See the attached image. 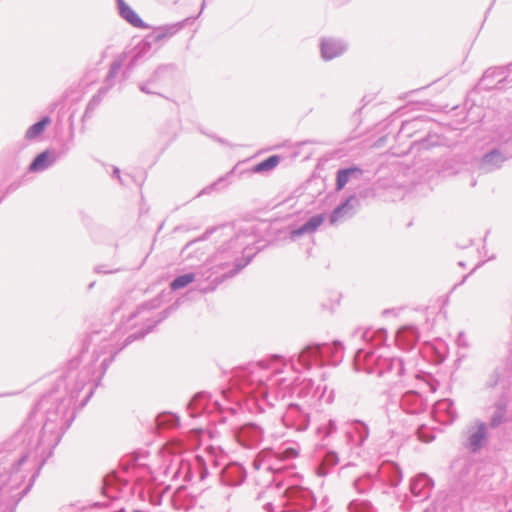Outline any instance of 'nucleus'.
<instances>
[{
  "label": "nucleus",
  "instance_id": "obj_15",
  "mask_svg": "<svg viewBox=\"0 0 512 512\" xmlns=\"http://www.w3.org/2000/svg\"><path fill=\"white\" fill-rule=\"evenodd\" d=\"M220 482L230 487L240 486L247 478L246 468L239 462H229L216 472Z\"/></svg>",
  "mask_w": 512,
  "mask_h": 512
},
{
  "label": "nucleus",
  "instance_id": "obj_51",
  "mask_svg": "<svg viewBox=\"0 0 512 512\" xmlns=\"http://www.w3.org/2000/svg\"><path fill=\"white\" fill-rule=\"evenodd\" d=\"M117 271H118V269L106 270L103 265L95 267V272L99 273V274H110V273H115Z\"/></svg>",
  "mask_w": 512,
  "mask_h": 512
},
{
  "label": "nucleus",
  "instance_id": "obj_18",
  "mask_svg": "<svg viewBox=\"0 0 512 512\" xmlns=\"http://www.w3.org/2000/svg\"><path fill=\"white\" fill-rule=\"evenodd\" d=\"M512 64L508 66H497V67H490L483 73L481 79H480V85L483 86L486 90L494 89L498 86V84H501L505 82L509 75V68Z\"/></svg>",
  "mask_w": 512,
  "mask_h": 512
},
{
  "label": "nucleus",
  "instance_id": "obj_40",
  "mask_svg": "<svg viewBox=\"0 0 512 512\" xmlns=\"http://www.w3.org/2000/svg\"><path fill=\"white\" fill-rule=\"evenodd\" d=\"M123 65V59L122 57H119L118 59H115L111 64L109 71L107 73L106 79H105V85L103 88L107 89V91L114 85V80L117 77L121 67Z\"/></svg>",
  "mask_w": 512,
  "mask_h": 512
},
{
  "label": "nucleus",
  "instance_id": "obj_30",
  "mask_svg": "<svg viewBox=\"0 0 512 512\" xmlns=\"http://www.w3.org/2000/svg\"><path fill=\"white\" fill-rule=\"evenodd\" d=\"M324 219L325 217L323 214H316L311 216L304 224L290 232L291 238L296 239L302 235L314 233L324 222Z\"/></svg>",
  "mask_w": 512,
  "mask_h": 512
},
{
  "label": "nucleus",
  "instance_id": "obj_9",
  "mask_svg": "<svg viewBox=\"0 0 512 512\" xmlns=\"http://www.w3.org/2000/svg\"><path fill=\"white\" fill-rule=\"evenodd\" d=\"M285 499L281 512H300V510H311L316 502L313 492L302 486H289L283 493Z\"/></svg>",
  "mask_w": 512,
  "mask_h": 512
},
{
  "label": "nucleus",
  "instance_id": "obj_33",
  "mask_svg": "<svg viewBox=\"0 0 512 512\" xmlns=\"http://www.w3.org/2000/svg\"><path fill=\"white\" fill-rule=\"evenodd\" d=\"M158 44L156 40H152V33L148 34L136 47L135 54L133 55L130 61V67H134L137 65V62L140 58L144 57L148 54L153 45Z\"/></svg>",
  "mask_w": 512,
  "mask_h": 512
},
{
  "label": "nucleus",
  "instance_id": "obj_28",
  "mask_svg": "<svg viewBox=\"0 0 512 512\" xmlns=\"http://www.w3.org/2000/svg\"><path fill=\"white\" fill-rule=\"evenodd\" d=\"M57 160L56 153L50 150H44L37 154L29 165V171L40 172L51 167Z\"/></svg>",
  "mask_w": 512,
  "mask_h": 512
},
{
  "label": "nucleus",
  "instance_id": "obj_19",
  "mask_svg": "<svg viewBox=\"0 0 512 512\" xmlns=\"http://www.w3.org/2000/svg\"><path fill=\"white\" fill-rule=\"evenodd\" d=\"M433 486V480L427 474L420 473L411 479L409 489L411 494L421 502L430 497Z\"/></svg>",
  "mask_w": 512,
  "mask_h": 512
},
{
  "label": "nucleus",
  "instance_id": "obj_43",
  "mask_svg": "<svg viewBox=\"0 0 512 512\" xmlns=\"http://www.w3.org/2000/svg\"><path fill=\"white\" fill-rule=\"evenodd\" d=\"M202 242V239H196V240H193V241H190L188 242L184 247L183 249L181 250V255L188 259V258H191L192 257V254L193 253H196L198 254V251L200 250V248L198 247L199 244ZM204 255V252H200L199 255H196V257L198 259L201 258V256Z\"/></svg>",
  "mask_w": 512,
  "mask_h": 512
},
{
  "label": "nucleus",
  "instance_id": "obj_24",
  "mask_svg": "<svg viewBox=\"0 0 512 512\" xmlns=\"http://www.w3.org/2000/svg\"><path fill=\"white\" fill-rule=\"evenodd\" d=\"M127 484L128 480L123 479L115 472L109 473L103 479V494L109 499H116L119 492Z\"/></svg>",
  "mask_w": 512,
  "mask_h": 512
},
{
  "label": "nucleus",
  "instance_id": "obj_4",
  "mask_svg": "<svg viewBox=\"0 0 512 512\" xmlns=\"http://www.w3.org/2000/svg\"><path fill=\"white\" fill-rule=\"evenodd\" d=\"M280 373L278 368L272 369L261 362L249 364L236 372V384L243 395L255 399L259 408L264 410V403L272 405L268 400L269 389L284 381L278 377Z\"/></svg>",
  "mask_w": 512,
  "mask_h": 512
},
{
  "label": "nucleus",
  "instance_id": "obj_17",
  "mask_svg": "<svg viewBox=\"0 0 512 512\" xmlns=\"http://www.w3.org/2000/svg\"><path fill=\"white\" fill-rule=\"evenodd\" d=\"M345 432L347 441L356 447H362L369 437L368 425L359 419H353L346 423Z\"/></svg>",
  "mask_w": 512,
  "mask_h": 512
},
{
  "label": "nucleus",
  "instance_id": "obj_37",
  "mask_svg": "<svg viewBox=\"0 0 512 512\" xmlns=\"http://www.w3.org/2000/svg\"><path fill=\"white\" fill-rule=\"evenodd\" d=\"M50 122H51L50 117H48V116L42 117L39 121H37L36 123L31 125L27 129V131L25 133V138L28 140L36 139L38 136H40L44 132L45 128L47 127V125L50 124Z\"/></svg>",
  "mask_w": 512,
  "mask_h": 512
},
{
  "label": "nucleus",
  "instance_id": "obj_39",
  "mask_svg": "<svg viewBox=\"0 0 512 512\" xmlns=\"http://www.w3.org/2000/svg\"><path fill=\"white\" fill-rule=\"evenodd\" d=\"M196 274L193 272L178 275L170 282V288L172 291H177L187 287L189 284L194 282Z\"/></svg>",
  "mask_w": 512,
  "mask_h": 512
},
{
  "label": "nucleus",
  "instance_id": "obj_5",
  "mask_svg": "<svg viewBox=\"0 0 512 512\" xmlns=\"http://www.w3.org/2000/svg\"><path fill=\"white\" fill-rule=\"evenodd\" d=\"M343 344L334 341L332 344H310L297 355V362L301 368L308 370L313 364L323 366L325 364L337 365L343 357Z\"/></svg>",
  "mask_w": 512,
  "mask_h": 512
},
{
  "label": "nucleus",
  "instance_id": "obj_56",
  "mask_svg": "<svg viewBox=\"0 0 512 512\" xmlns=\"http://www.w3.org/2000/svg\"><path fill=\"white\" fill-rule=\"evenodd\" d=\"M272 507H273V505H272V503H270V502H268V503L264 504V508H265V510H266V511H268V512H270V511L272 510Z\"/></svg>",
  "mask_w": 512,
  "mask_h": 512
},
{
  "label": "nucleus",
  "instance_id": "obj_59",
  "mask_svg": "<svg viewBox=\"0 0 512 512\" xmlns=\"http://www.w3.org/2000/svg\"><path fill=\"white\" fill-rule=\"evenodd\" d=\"M94 284H95L94 282L90 283L89 286H88V289H92Z\"/></svg>",
  "mask_w": 512,
  "mask_h": 512
},
{
  "label": "nucleus",
  "instance_id": "obj_38",
  "mask_svg": "<svg viewBox=\"0 0 512 512\" xmlns=\"http://www.w3.org/2000/svg\"><path fill=\"white\" fill-rule=\"evenodd\" d=\"M279 155H271L253 166L252 172L263 173L274 169L280 163Z\"/></svg>",
  "mask_w": 512,
  "mask_h": 512
},
{
  "label": "nucleus",
  "instance_id": "obj_29",
  "mask_svg": "<svg viewBox=\"0 0 512 512\" xmlns=\"http://www.w3.org/2000/svg\"><path fill=\"white\" fill-rule=\"evenodd\" d=\"M119 15L130 25L136 28H147L148 25L139 15L124 1L117 0Z\"/></svg>",
  "mask_w": 512,
  "mask_h": 512
},
{
  "label": "nucleus",
  "instance_id": "obj_31",
  "mask_svg": "<svg viewBox=\"0 0 512 512\" xmlns=\"http://www.w3.org/2000/svg\"><path fill=\"white\" fill-rule=\"evenodd\" d=\"M184 27V22H177L173 24H167L156 28L152 32V40H156L157 43H161L165 39L173 37Z\"/></svg>",
  "mask_w": 512,
  "mask_h": 512
},
{
  "label": "nucleus",
  "instance_id": "obj_8",
  "mask_svg": "<svg viewBox=\"0 0 512 512\" xmlns=\"http://www.w3.org/2000/svg\"><path fill=\"white\" fill-rule=\"evenodd\" d=\"M298 454V448L295 446L279 448L276 451L263 449L253 459L252 467L255 471H259L261 468L268 471H279L281 470V467L277 466L279 462L294 459Z\"/></svg>",
  "mask_w": 512,
  "mask_h": 512
},
{
  "label": "nucleus",
  "instance_id": "obj_48",
  "mask_svg": "<svg viewBox=\"0 0 512 512\" xmlns=\"http://www.w3.org/2000/svg\"><path fill=\"white\" fill-rule=\"evenodd\" d=\"M336 430H337L336 422L332 419H330L326 424H324L323 426H320L317 429L318 433L323 434V438L330 436Z\"/></svg>",
  "mask_w": 512,
  "mask_h": 512
},
{
  "label": "nucleus",
  "instance_id": "obj_34",
  "mask_svg": "<svg viewBox=\"0 0 512 512\" xmlns=\"http://www.w3.org/2000/svg\"><path fill=\"white\" fill-rule=\"evenodd\" d=\"M175 471L173 476L175 478L181 479L185 482H191L192 477V467L191 460L189 459H178L175 460Z\"/></svg>",
  "mask_w": 512,
  "mask_h": 512
},
{
  "label": "nucleus",
  "instance_id": "obj_2",
  "mask_svg": "<svg viewBox=\"0 0 512 512\" xmlns=\"http://www.w3.org/2000/svg\"><path fill=\"white\" fill-rule=\"evenodd\" d=\"M212 235L216 244V251L211 259V266L201 275L210 280L213 285L211 290L228 278H232L245 268L252 260L255 253H247L249 243L247 235L237 232L234 226L225 224L207 231L206 235Z\"/></svg>",
  "mask_w": 512,
  "mask_h": 512
},
{
  "label": "nucleus",
  "instance_id": "obj_57",
  "mask_svg": "<svg viewBox=\"0 0 512 512\" xmlns=\"http://www.w3.org/2000/svg\"><path fill=\"white\" fill-rule=\"evenodd\" d=\"M125 342H126V339L124 340V342H123V344L121 345V347H120L116 352H114V355H113V356L117 355V353H118L119 351H121L122 349H124V348L126 347V346H124Z\"/></svg>",
  "mask_w": 512,
  "mask_h": 512
},
{
  "label": "nucleus",
  "instance_id": "obj_50",
  "mask_svg": "<svg viewBox=\"0 0 512 512\" xmlns=\"http://www.w3.org/2000/svg\"><path fill=\"white\" fill-rule=\"evenodd\" d=\"M418 438L422 441V442H431L434 440V435H431L430 433H427L425 431L424 428H419L418 429Z\"/></svg>",
  "mask_w": 512,
  "mask_h": 512
},
{
  "label": "nucleus",
  "instance_id": "obj_13",
  "mask_svg": "<svg viewBox=\"0 0 512 512\" xmlns=\"http://www.w3.org/2000/svg\"><path fill=\"white\" fill-rule=\"evenodd\" d=\"M236 441L244 448L255 449L264 438L263 428L252 422L240 425L234 430Z\"/></svg>",
  "mask_w": 512,
  "mask_h": 512
},
{
  "label": "nucleus",
  "instance_id": "obj_14",
  "mask_svg": "<svg viewBox=\"0 0 512 512\" xmlns=\"http://www.w3.org/2000/svg\"><path fill=\"white\" fill-rule=\"evenodd\" d=\"M187 411L190 417L196 418L202 413H222L224 408L217 400L212 401L207 393L199 392L195 394L187 404Z\"/></svg>",
  "mask_w": 512,
  "mask_h": 512
},
{
  "label": "nucleus",
  "instance_id": "obj_3",
  "mask_svg": "<svg viewBox=\"0 0 512 512\" xmlns=\"http://www.w3.org/2000/svg\"><path fill=\"white\" fill-rule=\"evenodd\" d=\"M354 336L360 335L365 341V347L357 349L354 356V367L357 371L374 374L381 378L389 387L405 386L409 375L404 361L399 357L386 355L382 346L386 338V330L371 331L356 329Z\"/></svg>",
  "mask_w": 512,
  "mask_h": 512
},
{
  "label": "nucleus",
  "instance_id": "obj_32",
  "mask_svg": "<svg viewBox=\"0 0 512 512\" xmlns=\"http://www.w3.org/2000/svg\"><path fill=\"white\" fill-rule=\"evenodd\" d=\"M507 410V400L500 398L494 404V411L490 416L489 423L487 424L490 428H497L505 421V415Z\"/></svg>",
  "mask_w": 512,
  "mask_h": 512
},
{
  "label": "nucleus",
  "instance_id": "obj_42",
  "mask_svg": "<svg viewBox=\"0 0 512 512\" xmlns=\"http://www.w3.org/2000/svg\"><path fill=\"white\" fill-rule=\"evenodd\" d=\"M348 508L350 512H377L373 504L367 500H352Z\"/></svg>",
  "mask_w": 512,
  "mask_h": 512
},
{
  "label": "nucleus",
  "instance_id": "obj_6",
  "mask_svg": "<svg viewBox=\"0 0 512 512\" xmlns=\"http://www.w3.org/2000/svg\"><path fill=\"white\" fill-rule=\"evenodd\" d=\"M403 475L401 468L395 462H384L377 472H366L353 481L355 490L360 494H365L371 490L376 481L389 484L390 487H397L402 481Z\"/></svg>",
  "mask_w": 512,
  "mask_h": 512
},
{
  "label": "nucleus",
  "instance_id": "obj_20",
  "mask_svg": "<svg viewBox=\"0 0 512 512\" xmlns=\"http://www.w3.org/2000/svg\"><path fill=\"white\" fill-rule=\"evenodd\" d=\"M399 405L401 409L408 414H419L427 408L424 397L414 390L405 392L400 399Z\"/></svg>",
  "mask_w": 512,
  "mask_h": 512
},
{
  "label": "nucleus",
  "instance_id": "obj_26",
  "mask_svg": "<svg viewBox=\"0 0 512 512\" xmlns=\"http://www.w3.org/2000/svg\"><path fill=\"white\" fill-rule=\"evenodd\" d=\"M315 457L319 462L316 471L318 476L321 477L326 476L329 469L339 463L338 454L332 450L318 451Z\"/></svg>",
  "mask_w": 512,
  "mask_h": 512
},
{
  "label": "nucleus",
  "instance_id": "obj_44",
  "mask_svg": "<svg viewBox=\"0 0 512 512\" xmlns=\"http://www.w3.org/2000/svg\"><path fill=\"white\" fill-rule=\"evenodd\" d=\"M107 93V89L100 88L98 93L94 95L87 104L86 110L84 112V118L91 117L93 111L98 107L102 100V96Z\"/></svg>",
  "mask_w": 512,
  "mask_h": 512
},
{
  "label": "nucleus",
  "instance_id": "obj_10",
  "mask_svg": "<svg viewBox=\"0 0 512 512\" xmlns=\"http://www.w3.org/2000/svg\"><path fill=\"white\" fill-rule=\"evenodd\" d=\"M282 422L288 429L304 432L310 425V411L307 407L297 403H290L282 415Z\"/></svg>",
  "mask_w": 512,
  "mask_h": 512
},
{
  "label": "nucleus",
  "instance_id": "obj_35",
  "mask_svg": "<svg viewBox=\"0 0 512 512\" xmlns=\"http://www.w3.org/2000/svg\"><path fill=\"white\" fill-rule=\"evenodd\" d=\"M155 422L159 429H170L179 426L180 418L174 413L162 412L157 415Z\"/></svg>",
  "mask_w": 512,
  "mask_h": 512
},
{
  "label": "nucleus",
  "instance_id": "obj_16",
  "mask_svg": "<svg viewBox=\"0 0 512 512\" xmlns=\"http://www.w3.org/2000/svg\"><path fill=\"white\" fill-rule=\"evenodd\" d=\"M359 199L355 195H350L344 202L336 206L329 215V223L335 225L353 217L356 208L359 206Z\"/></svg>",
  "mask_w": 512,
  "mask_h": 512
},
{
  "label": "nucleus",
  "instance_id": "obj_7",
  "mask_svg": "<svg viewBox=\"0 0 512 512\" xmlns=\"http://www.w3.org/2000/svg\"><path fill=\"white\" fill-rule=\"evenodd\" d=\"M159 303V300L153 299L151 301L141 304L136 309V311L131 313L128 321H132L136 318H139L144 323L143 326L138 331L133 332L126 337V342L124 346H128L135 340L142 339L145 335L151 332L155 326H157L159 323L165 320L170 315L171 311L174 309L173 306H170L161 311L156 319H152L150 317V314L152 310L158 308Z\"/></svg>",
  "mask_w": 512,
  "mask_h": 512
},
{
  "label": "nucleus",
  "instance_id": "obj_58",
  "mask_svg": "<svg viewBox=\"0 0 512 512\" xmlns=\"http://www.w3.org/2000/svg\"><path fill=\"white\" fill-rule=\"evenodd\" d=\"M415 121H412V122H406L405 124H403V128L409 126V125H413Z\"/></svg>",
  "mask_w": 512,
  "mask_h": 512
},
{
  "label": "nucleus",
  "instance_id": "obj_54",
  "mask_svg": "<svg viewBox=\"0 0 512 512\" xmlns=\"http://www.w3.org/2000/svg\"><path fill=\"white\" fill-rule=\"evenodd\" d=\"M112 175H113V177H116L121 184H123V180L120 175V169L118 167H116V166L113 167Z\"/></svg>",
  "mask_w": 512,
  "mask_h": 512
},
{
  "label": "nucleus",
  "instance_id": "obj_21",
  "mask_svg": "<svg viewBox=\"0 0 512 512\" xmlns=\"http://www.w3.org/2000/svg\"><path fill=\"white\" fill-rule=\"evenodd\" d=\"M432 413L434 419L441 424H451L457 418L454 402L448 398L435 402Z\"/></svg>",
  "mask_w": 512,
  "mask_h": 512
},
{
  "label": "nucleus",
  "instance_id": "obj_60",
  "mask_svg": "<svg viewBox=\"0 0 512 512\" xmlns=\"http://www.w3.org/2000/svg\"><path fill=\"white\" fill-rule=\"evenodd\" d=\"M204 7H205V1H203V3H202L201 11L204 9Z\"/></svg>",
  "mask_w": 512,
  "mask_h": 512
},
{
  "label": "nucleus",
  "instance_id": "obj_45",
  "mask_svg": "<svg viewBox=\"0 0 512 512\" xmlns=\"http://www.w3.org/2000/svg\"><path fill=\"white\" fill-rule=\"evenodd\" d=\"M440 144V138L438 135H428L426 138L417 142V149L420 150H429L432 147L438 146Z\"/></svg>",
  "mask_w": 512,
  "mask_h": 512
},
{
  "label": "nucleus",
  "instance_id": "obj_27",
  "mask_svg": "<svg viewBox=\"0 0 512 512\" xmlns=\"http://www.w3.org/2000/svg\"><path fill=\"white\" fill-rule=\"evenodd\" d=\"M362 175L363 170L355 165L339 169L336 173V190H342L352 180H360Z\"/></svg>",
  "mask_w": 512,
  "mask_h": 512
},
{
  "label": "nucleus",
  "instance_id": "obj_55",
  "mask_svg": "<svg viewBox=\"0 0 512 512\" xmlns=\"http://www.w3.org/2000/svg\"><path fill=\"white\" fill-rule=\"evenodd\" d=\"M93 394V387H91L87 393V395L85 396V398L82 400L81 402V407L85 406L86 403L88 402V400L90 399V397L92 396Z\"/></svg>",
  "mask_w": 512,
  "mask_h": 512
},
{
  "label": "nucleus",
  "instance_id": "obj_36",
  "mask_svg": "<svg viewBox=\"0 0 512 512\" xmlns=\"http://www.w3.org/2000/svg\"><path fill=\"white\" fill-rule=\"evenodd\" d=\"M318 390L319 386L315 387L314 382L311 379H303L299 386L295 389V393L301 398H306L310 395L312 397L320 398L322 394L317 395Z\"/></svg>",
  "mask_w": 512,
  "mask_h": 512
},
{
  "label": "nucleus",
  "instance_id": "obj_25",
  "mask_svg": "<svg viewBox=\"0 0 512 512\" xmlns=\"http://www.w3.org/2000/svg\"><path fill=\"white\" fill-rule=\"evenodd\" d=\"M395 340L400 349L411 350L419 340V332L414 326H404L397 331Z\"/></svg>",
  "mask_w": 512,
  "mask_h": 512
},
{
  "label": "nucleus",
  "instance_id": "obj_1",
  "mask_svg": "<svg viewBox=\"0 0 512 512\" xmlns=\"http://www.w3.org/2000/svg\"><path fill=\"white\" fill-rule=\"evenodd\" d=\"M88 375V371H82L71 387L67 380L75 379L73 371L60 378L54 388L36 404L30 413L29 422L5 443V454L1 456L0 464L10 478H15V482L24 479V476L18 477L17 474L25 463L37 466L31 477L33 480L52 455L53 449L75 418V412L70 407L89 381Z\"/></svg>",
  "mask_w": 512,
  "mask_h": 512
},
{
  "label": "nucleus",
  "instance_id": "obj_11",
  "mask_svg": "<svg viewBox=\"0 0 512 512\" xmlns=\"http://www.w3.org/2000/svg\"><path fill=\"white\" fill-rule=\"evenodd\" d=\"M488 438V425L481 420H475L472 424L467 426L465 431V439L463 446L470 453H478L487 442Z\"/></svg>",
  "mask_w": 512,
  "mask_h": 512
},
{
  "label": "nucleus",
  "instance_id": "obj_12",
  "mask_svg": "<svg viewBox=\"0 0 512 512\" xmlns=\"http://www.w3.org/2000/svg\"><path fill=\"white\" fill-rule=\"evenodd\" d=\"M506 146L507 143H504L486 152L478 162L479 172L487 174L501 168L504 162L512 157V152L508 151Z\"/></svg>",
  "mask_w": 512,
  "mask_h": 512
},
{
  "label": "nucleus",
  "instance_id": "obj_47",
  "mask_svg": "<svg viewBox=\"0 0 512 512\" xmlns=\"http://www.w3.org/2000/svg\"><path fill=\"white\" fill-rule=\"evenodd\" d=\"M504 377V368L497 367L489 376V379L486 382V386L489 388L495 387L499 381Z\"/></svg>",
  "mask_w": 512,
  "mask_h": 512
},
{
  "label": "nucleus",
  "instance_id": "obj_22",
  "mask_svg": "<svg viewBox=\"0 0 512 512\" xmlns=\"http://www.w3.org/2000/svg\"><path fill=\"white\" fill-rule=\"evenodd\" d=\"M347 50V44L342 39L323 38L320 42L321 57L325 61L341 56Z\"/></svg>",
  "mask_w": 512,
  "mask_h": 512
},
{
  "label": "nucleus",
  "instance_id": "obj_49",
  "mask_svg": "<svg viewBox=\"0 0 512 512\" xmlns=\"http://www.w3.org/2000/svg\"><path fill=\"white\" fill-rule=\"evenodd\" d=\"M138 87L140 91L145 94L159 95V93L156 91L157 87L152 86L148 80L140 82Z\"/></svg>",
  "mask_w": 512,
  "mask_h": 512
},
{
  "label": "nucleus",
  "instance_id": "obj_23",
  "mask_svg": "<svg viewBox=\"0 0 512 512\" xmlns=\"http://www.w3.org/2000/svg\"><path fill=\"white\" fill-rule=\"evenodd\" d=\"M210 462H213L215 468H217L220 465L219 461L214 459V457L211 454L208 455V459H205L203 456L200 455H196L191 459V466H193L191 482H203L208 477V463Z\"/></svg>",
  "mask_w": 512,
  "mask_h": 512
},
{
  "label": "nucleus",
  "instance_id": "obj_46",
  "mask_svg": "<svg viewBox=\"0 0 512 512\" xmlns=\"http://www.w3.org/2000/svg\"><path fill=\"white\" fill-rule=\"evenodd\" d=\"M171 68V66L169 65H161L159 66L152 74L151 76L147 79L149 81V83L152 85V86H155V87H159V84L162 80V76L165 72H167L169 69Z\"/></svg>",
  "mask_w": 512,
  "mask_h": 512
},
{
  "label": "nucleus",
  "instance_id": "obj_41",
  "mask_svg": "<svg viewBox=\"0 0 512 512\" xmlns=\"http://www.w3.org/2000/svg\"><path fill=\"white\" fill-rule=\"evenodd\" d=\"M31 484L27 485L22 492H20V496L15 501L10 500H3V488L0 489V512H14V508L18 501L27 493V491L30 489Z\"/></svg>",
  "mask_w": 512,
  "mask_h": 512
},
{
  "label": "nucleus",
  "instance_id": "obj_52",
  "mask_svg": "<svg viewBox=\"0 0 512 512\" xmlns=\"http://www.w3.org/2000/svg\"><path fill=\"white\" fill-rule=\"evenodd\" d=\"M113 359H114V356H111L110 358H105V359L102 361V363H101V367L103 368V370H102L101 374H104V373H105V371H106V369H107V367H108L109 363H111V362L113 361Z\"/></svg>",
  "mask_w": 512,
  "mask_h": 512
},
{
  "label": "nucleus",
  "instance_id": "obj_53",
  "mask_svg": "<svg viewBox=\"0 0 512 512\" xmlns=\"http://www.w3.org/2000/svg\"><path fill=\"white\" fill-rule=\"evenodd\" d=\"M101 505L102 504L100 502H95L92 506L84 508L80 512H93L94 509H97V508L101 507Z\"/></svg>",
  "mask_w": 512,
  "mask_h": 512
}]
</instances>
